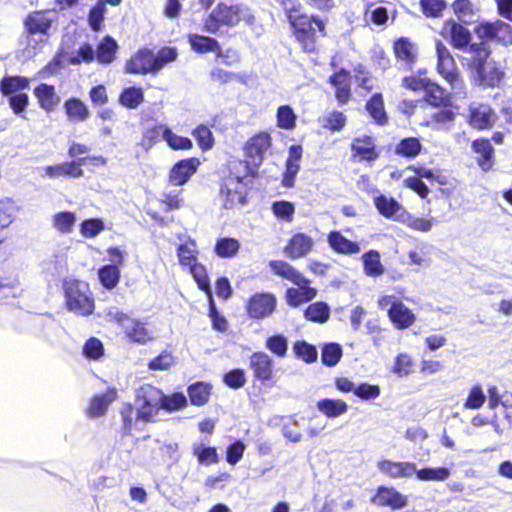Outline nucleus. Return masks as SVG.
Listing matches in <instances>:
<instances>
[{"label": "nucleus", "mask_w": 512, "mask_h": 512, "mask_svg": "<svg viewBox=\"0 0 512 512\" xmlns=\"http://www.w3.org/2000/svg\"><path fill=\"white\" fill-rule=\"evenodd\" d=\"M467 56L464 60L471 71L472 78L477 85L494 88L502 80L503 73L489 62L491 51L484 43H472L464 50Z\"/></svg>", "instance_id": "obj_1"}, {"label": "nucleus", "mask_w": 512, "mask_h": 512, "mask_svg": "<svg viewBox=\"0 0 512 512\" xmlns=\"http://www.w3.org/2000/svg\"><path fill=\"white\" fill-rule=\"evenodd\" d=\"M178 52L174 47H163L156 54L148 48L140 49L126 63V72L130 74H156L163 67L177 59Z\"/></svg>", "instance_id": "obj_2"}, {"label": "nucleus", "mask_w": 512, "mask_h": 512, "mask_svg": "<svg viewBox=\"0 0 512 512\" xmlns=\"http://www.w3.org/2000/svg\"><path fill=\"white\" fill-rule=\"evenodd\" d=\"M287 17L303 50L305 52L315 51L316 33L324 34V22L317 17L300 14L296 9L289 10Z\"/></svg>", "instance_id": "obj_3"}, {"label": "nucleus", "mask_w": 512, "mask_h": 512, "mask_svg": "<svg viewBox=\"0 0 512 512\" xmlns=\"http://www.w3.org/2000/svg\"><path fill=\"white\" fill-rule=\"evenodd\" d=\"M244 8L241 5L219 3L204 21V30L216 34L222 26L234 27L239 23Z\"/></svg>", "instance_id": "obj_4"}, {"label": "nucleus", "mask_w": 512, "mask_h": 512, "mask_svg": "<svg viewBox=\"0 0 512 512\" xmlns=\"http://www.w3.org/2000/svg\"><path fill=\"white\" fill-rule=\"evenodd\" d=\"M66 304L75 314L87 316L94 310V301L89 293L88 284L71 281L65 284Z\"/></svg>", "instance_id": "obj_5"}, {"label": "nucleus", "mask_w": 512, "mask_h": 512, "mask_svg": "<svg viewBox=\"0 0 512 512\" xmlns=\"http://www.w3.org/2000/svg\"><path fill=\"white\" fill-rule=\"evenodd\" d=\"M162 399L163 392L150 384H144L137 390L135 404L137 416L141 418V421H154L160 410Z\"/></svg>", "instance_id": "obj_6"}, {"label": "nucleus", "mask_w": 512, "mask_h": 512, "mask_svg": "<svg viewBox=\"0 0 512 512\" xmlns=\"http://www.w3.org/2000/svg\"><path fill=\"white\" fill-rule=\"evenodd\" d=\"M107 316L123 328L126 337L132 342L146 344L152 339V333L147 329L144 322L131 318L117 308H111Z\"/></svg>", "instance_id": "obj_7"}, {"label": "nucleus", "mask_w": 512, "mask_h": 512, "mask_svg": "<svg viewBox=\"0 0 512 512\" xmlns=\"http://www.w3.org/2000/svg\"><path fill=\"white\" fill-rule=\"evenodd\" d=\"M438 73L453 87L458 82L455 60L449 49L441 41L436 42Z\"/></svg>", "instance_id": "obj_8"}, {"label": "nucleus", "mask_w": 512, "mask_h": 512, "mask_svg": "<svg viewBox=\"0 0 512 512\" xmlns=\"http://www.w3.org/2000/svg\"><path fill=\"white\" fill-rule=\"evenodd\" d=\"M276 297L271 293H256L247 303V313L252 319L270 316L276 308Z\"/></svg>", "instance_id": "obj_9"}, {"label": "nucleus", "mask_w": 512, "mask_h": 512, "mask_svg": "<svg viewBox=\"0 0 512 512\" xmlns=\"http://www.w3.org/2000/svg\"><path fill=\"white\" fill-rule=\"evenodd\" d=\"M236 172H232L233 176L227 178L220 189V195L223 198L225 208H233L236 205L245 203L243 191L239 190V164L235 165Z\"/></svg>", "instance_id": "obj_10"}, {"label": "nucleus", "mask_w": 512, "mask_h": 512, "mask_svg": "<svg viewBox=\"0 0 512 512\" xmlns=\"http://www.w3.org/2000/svg\"><path fill=\"white\" fill-rule=\"evenodd\" d=\"M199 165L200 161L195 157L176 162L170 170L169 181L175 186L184 185L196 173Z\"/></svg>", "instance_id": "obj_11"}, {"label": "nucleus", "mask_w": 512, "mask_h": 512, "mask_svg": "<svg viewBox=\"0 0 512 512\" xmlns=\"http://www.w3.org/2000/svg\"><path fill=\"white\" fill-rule=\"evenodd\" d=\"M249 367L256 380L269 381L273 376V359L265 352H254L249 359Z\"/></svg>", "instance_id": "obj_12"}, {"label": "nucleus", "mask_w": 512, "mask_h": 512, "mask_svg": "<svg viewBox=\"0 0 512 512\" xmlns=\"http://www.w3.org/2000/svg\"><path fill=\"white\" fill-rule=\"evenodd\" d=\"M270 147V136L267 133H260L252 137L245 145V154L249 162L258 167L261 165L264 155Z\"/></svg>", "instance_id": "obj_13"}, {"label": "nucleus", "mask_w": 512, "mask_h": 512, "mask_svg": "<svg viewBox=\"0 0 512 512\" xmlns=\"http://www.w3.org/2000/svg\"><path fill=\"white\" fill-rule=\"evenodd\" d=\"M372 502L398 510L407 505V497L393 487L379 486Z\"/></svg>", "instance_id": "obj_14"}, {"label": "nucleus", "mask_w": 512, "mask_h": 512, "mask_svg": "<svg viewBox=\"0 0 512 512\" xmlns=\"http://www.w3.org/2000/svg\"><path fill=\"white\" fill-rule=\"evenodd\" d=\"M377 468L381 473L392 479L410 478L416 472V464L408 461L382 460L378 462Z\"/></svg>", "instance_id": "obj_15"}, {"label": "nucleus", "mask_w": 512, "mask_h": 512, "mask_svg": "<svg viewBox=\"0 0 512 512\" xmlns=\"http://www.w3.org/2000/svg\"><path fill=\"white\" fill-rule=\"evenodd\" d=\"M298 288H288L285 299L289 306L299 307L317 296V289L310 286V280L305 277V283L295 284Z\"/></svg>", "instance_id": "obj_16"}, {"label": "nucleus", "mask_w": 512, "mask_h": 512, "mask_svg": "<svg viewBox=\"0 0 512 512\" xmlns=\"http://www.w3.org/2000/svg\"><path fill=\"white\" fill-rule=\"evenodd\" d=\"M443 34H446L450 37L451 44L457 49L465 50L471 45L470 31L453 20L445 22L443 27Z\"/></svg>", "instance_id": "obj_17"}, {"label": "nucleus", "mask_w": 512, "mask_h": 512, "mask_svg": "<svg viewBox=\"0 0 512 512\" xmlns=\"http://www.w3.org/2000/svg\"><path fill=\"white\" fill-rule=\"evenodd\" d=\"M393 325L400 330L409 328L416 320L415 314L402 302L393 303L387 310Z\"/></svg>", "instance_id": "obj_18"}, {"label": "nucleus", "mask_w": 512, "mask_h": 512, "mask_svg": "<svg viewBox=\"0 0 512 512\" xmlns=\"http://www.w3.org/2000/svg\"><path fill=\"white\" fill-rule=\"evenodd\" d=\"M313 246L314 241L310 236L304 233H296L290 239L288 245L285 248V252L289 258L297 259L310 253Z\"/></svg>", "instance_id": "obj_19"}, {"label": "nucleus", "mask_w": 512, "mask_h": 512, "mask_svg": "<svg viewBox=\"0 0 512 512\" xmlns=\"http://www.w3.org/2000/svg\"><path fill=\"white\" fill-rule=\"evenodd\" d=\"M469 121L470 124L477 129L489 128L494 120L495 114L490 106L485 104H477L470 106Z\"/></svg>", "instance_id": "obj_20"}, {"label": "nucleus", "mask_w": 512, "mask_h": 512, "mask_svg": "<svg viewBox=\"0 0 512 512\" xmlns=\"http://www.w3.org/2000/svg\"><path fill=\"white\" fill-rule=\"evenodd\" d=\"M30 79L19 75H5L0 80V93L3 97H11L29 89Z\"/></svg>", "instance_id": "obj_21"}, {"label": "nucleus", "mask_w": 512, "mask_h": 512, "mask_svg": "<svg viewBox=\"0 0 512 512\" xmlns=\"http://www.w3.org/2000/svg\"><path fill=\"white\" fill-rule=\"evenodd\" d=\"M327 242L330 248L338 254L353 255L360 251V245L344 237L339 231H331Z\"/></svg>", "instance_id": "obj_22"}, {"label": "nucleus", "mask_w": 512, "mask_h": 512, "mask_svg": "<svg viewBox=\"0 0 512 512\" xmlns=\"http://www.w3.org/2000/svg\"><path fill=\"white\" fill-rule=\"evenodd\" d=\"M34 95L39 106L48 112L52 111L60 102V97L56 94L54 86L46 83H41L35 87Z\"/></svg>", "instance_id": "obj_23"}, {"label": "nucleus", "mask_w": 512, "mask_h": 512, "mask_svg": "<svg viewBox=\"0 0 512 512\" xmlns=\"http://www.w3.org/2000/svg\"><path fill=\"white\" fill-rule=\"evenodd\" d=\"M374 204L378 212L385 218H392L397 221V217L406 209L394 198L386 195H379L374 198Z\"/></svg>", "instance_id": "obj_24"}, {"label": "nucleus", "mask_w": 512, "mask_h": 512, "mask_svg": "<svg viewBox=\"0 0 512 512\" xmlns=\"http://www.w3.org/2000/svg\"><path fill=\"white\" fill-rule=\"evenodd\" d=\"M269 267L275 275L289 280L293 284L305 283V276L285 261L271 260Z\"/></svg>", "instance_id": "obj_25"}, {"label": "nucleus", "mask_w": 512, "mask_h": 512, "mask_svg": "<svg viewBox=\"0 0 512 512\" xmlns=\"http://www.w3.org/2000/svg\"><path fill=\"white\" fill-rule=\"evenodd\" d=\"M473 151L479 155L478 165L483 171H488L492 167V158L494 149L487 139H477L472 143Z\"/></svg>", "instance_id": "obj_26"}, {"label": "nucleus", "mask_w": 512, "mask_h": 512, "mask_svg": "<svg viewBox=\"0 0 512 512\" xmlns=\"http://www.w3.org/2000/svg\"><path fill=\"white\" fill-rule=\"evenodd\" d=\"M319 412L328 418H336L345 414L348 410V405L345 401L340 399L324 398L320 399L317 404Z\"/></svg>", "instance_id": "obj_27"}, {"label": "nucleus", "mask_w": 512, "mask_h": 512, "mask_svg": "<svg viewBox=\"0 0 512 512\" xmlns=\"http://www.w3.org/2000/svg\"><path fill=\"white\" fill-rule=\"evenodd\" d=\"M212 386L203 381L192 383L187 388V393L192 405L203 406L210 398Z\"/></svg>", "instance_id": "obj_28"}, {"label": "nucleus", "mask_w": 512, "mask_h": 512, "mask_svg": "<svg viewBox=\"0 0 512 512\" xmlns=\"http://www.w3.org/2000/svg\"><path fill=\"white\" fill-rule=\"evenodd\" d=\"M367 112L380 126L388 122V116L384 108V100L381 93H375L365 105Z\"/></svg>", "instance_id": "obj_29"}, {"label": "nucleus", "mask_w": 512, "mask_h": 512, "mask_svg": "<svg viewBox=\"0 0 512 512\" xmlns=\"http://www.w3.org/2000/svg\"><path fill=\"white\" fill-rule=\"evenodd\" d=\"M351 149L363 160L374 161L378 158V153L375 151L373 139L370 136L355 138L352 142Z\"/></svg>", "instance_id": "obj_30"}, {"label": "nucleus", "mask_w": 512, "mask_h": 512, "mask_svg": "<svg viewBox=\"0 0 512 512\" xmlns=\"http://www.w3.org/2000/svg\"><path fill=\"white\" fill-rule=\"evenodd\" d=\"M51 25L52 20L43 13H33L25 19V27L29 34L47 35Z\"/></svg>", "instance_id": "obj_31"}, {"label": "nucleus", "mask_w": 512, "mask_h": 512, "mask_svg": "<svg viewBox=\"0 0 512 512\" xmlns=\"http://www.w3.org/2000/svg\"><path fill=\"white\" fill-rule=\"evenodd\" d=\"M167 145L173 150H189L193 147L191 139L175 134L169 127L160 125L157 127Z\"/></svg>", "instance_id": "obj_32"}, {"label": "nucleus", "mask_w": 512, "mask_h": 512, "mask_svg": "<svg viewBox=\"0 0 512 512\" xmlns=\"http://www.w3.org/2000/svg\"><path fill=\"white\" fill-rule=\"evenodd\" d=\"M188 42L191 49L200 54L216 52L219 46V42L215 38L199 34H190Z\"/></svg>", "instance_id": "obj_33"}, {"label": "nucleus", "mask_w": 512, "mask_h": 512, "mask_svg": "<svg viewBox=\"0 0 512 512\" xmlns=\"http://www.w3.org/2000/svg\"><path fill=\"white\" fill-rule=\"evenodd\" d=\"M65 112L69 120L74 122L85 121L89 117V110L85 103L78 98H70L64 103Z\"/></svg>", "instance_id": "obj_34"}, {"label": "nucleus", "mask_w": 512, "mask_h": 512, "mask_svg": "<svg viewBox=\"0 0 512 512\" xmlns=\"http://www.w3.org/2000/svg\"><path fill=\"white\" fill-rule=\"evenodd\" d=\"M397 221L403 223L412 230L420 232H429L433 227L434 219L417 217L406 210L405 212H401V215L397 217Z\"/></svg>", "instance_id": "obj_35"}, {"label": "nucleus", "mask_w": 512, "mask_h": 512, "mask_svg": "<svg viewBox=\"0 0 512 512\" xmlns=\"http://www.w3.org/2000/svg\"><path fill=\"white\" fill-rule=\"evenodd\" d=\"M364 271L370 277H378L385 271L380 260V253L377 250H369L362 256Z\"/></svg>", "instance_id": "obj_36"}, {"label": "nucleus", "mask_w": 512, "mask_h": 512, "mask_svg": "<svg viewBox=\"0 0 512 512\" xmlns=\"http://www.w3.org/2000/svg\"><path fill=\"white\" fill-rule=\"evenodd\" d=\"M144 101V93L140 87H127L119 95V103L128 109H136Z\"/></svg>", "instance_id": "obj_37"}, {"label": "nucleus", "mask_w": 512, "mask_h": 512, "mask_svg": "<svg viewBox=\"0 0 512 512\" xmlns=\"http://www.w3.org/2000/svg\"><path fill=\"white\" fill-rule=\"evenodd\" d=\"M118 49L117 42L110 36H106L98 44L96 58L99 63L109 64L114 58Z\"/></svg>", "instance_id": "obj_38"}, {"label": "nucleus", "mask_w": 512, "mask_h": 512, "mask_svg": "<svg viewBox=\"0 0 512 512\" xmlns=\"http://www.w3.org/2000/svg\"><path fill=\"white\" fill-rule=\"evenodd\" d=\"M422 149V144L416 137L403 138L395 147V154L408 159L417 157Z\"/></svg>", "instance_id": "obj_39"}, {"label": "nucleus", "mask_w": 512, "mask_h": 512, "mask_svg": "<svg viewBox=\"0 0 512 512\" xmlns=\"http://www.w3.org/2000/svg\"><path fill=\"white\" fill-rule=\"evenodd\" d=\"M45 173L50 178H56L59 176H69L73 178H79L83 176V170L76 167L74 163L64 162L57 165L47 166Z\"/></svg>", "instance_id": "obj_40"}, {"label": "nucleus", "mask_w": 512, "mask_h": 512, "mask_svg": "<svg viewBox=\"0 0 512 512\" xmlns=\"http://www.w3.org/2000/svg\"><path fill=\"white\" fill-rule=\"evenodd\" d=\"M304 317L312 322L325 323L330 317V307L322 301L312 303L304 311Z\"/></svg>", "instance_id": "obj_41"}, {"label": "nucleus", "mask_w": 512, "mask_h": 512, "mask_svg": "<svg viewBox=\"0 0 512 512\" xmlns=\"http://www.w3.org/2000/svg\"><path fill=\"white\" fill-rule=\"evenodd\" d=\"M414 474L419 481H445L451 473L447 467H423Z\"/></svg>", "instance_id": "obj_42"}, {"label": "nucleus", "mask_w": 512, "mask_h": 512, "mask_svg": "<svg viewBox=\"0 0 512 512\" xmlns=\"http://www.w3.org/2000/svg\"><path fill=\"white\" fill-rule=\"evenodd\" d=\"M426 102L434 107H445L450 104L449 94L439 85L433 84L427 87L425 93Z\"/></svg>", "instance_id": "obj_43"}, {"label": "nucleus", "mask_w": 512, "mask_h": 512, "mask_svg": "<svg viewBox=\"0 0 512 512\" xmlns=\"http://www.w3.org/2000/svg\"><path fill=\"white\" fill-rule=\"evenodd\" d=\"M100 283L107 290L115 288L120 280V269L117 265H104L98 270Z\"/></svg>", "instance_id": "obj_44"}, {"label": "nucleus", "mask_w": 512, "mask_h": 512, "mask_svg": "<svg viewBox=\"0 0 512 512\" xmlns=\"http://www.w3.org/2000/svg\"><path fill=\"white\" fill-rule=\"evenodd\" d=\"M193 455L202 465L216 464L219 456L215 447L205 446L202 443H194L192 446Z\"/></svg>", "instance_id": "obj_45"}, {"label": "nucleus", "mask_w": 512, "mask_h": 512, "mask_svg": "<svg viewBox=\"0 0 512 512\" xmlns=\"http://www.w3.org/2000/svg\"><path fill=\"white\" fill-rule=\"evenodd\" d=\"M239 249V241L231 237L218 239L214 248L215 253L221 258H231L238 253Z\"/></svg>", "instance_id": "obj_46"}, {"label": "nucleus", "mask_w": 512, "mask_h": 512, "mask_svg": "<svg viewBox=\"0 0 512 512\" xmlns=\"http://www.w3.org/2000/svg\"><path fill=\"white\" fill-rule=\"evenodd\" d=\"M76 219V214L71 211L56 213L53 216V227L60 233L68 234L72 231Z\"/></svg>", "instance_id": "obj_47"}, {"label": "nucleus", "mask_w": 512, "mask_h": 512, "mask_svg": "<svg viewBox=\"0 0 512 512\" xmlns=\"http://www.w3.org/2000/svg\"><path fill=\"white\" fill-rule=\"evenodd\" d=\"M265 347L276 357L284 358L288 352V339L283 334L269 336L265 341Z\"/></svg>", "instance_id": "obj_48"}, {"label": "nucleus", "mask_w": 512, "mask_h": 512, "mask_svg": "<svg viewBox=\"0 0 512 512\" xmlns=\"http://www.w3.org/2000/svg\"><path fill=\"white\" fill-rule=\"evenodd\" d=\"M342 357V347L338 343L325 344L321 352V360L325 366H335Z\"/></svg>", "instance_id": "obj_49"}, {"label": "nucleus", "mask_w": 512, "mask_h": 512, "mask_svg": "<svg viewBox=\"0 0 512 512\" xmlns=\"http://www.w3.org/2000/svg\"><path fill=\"white\" fill-rule=\"evenodd\" d=\"M187 404V398L182 392H175L169 396L163 393L160 409L173 412L185 408Z\"/></svg>", "instance_id": "obj_50"}, {"label": "nucleus", "mask_w": 512, "mask_h": 512, "mask_svg": "<svg viewBox=\"0 0 512 512\" xmlns=\"http://www.w3.org/2000/svg\"><path fill=\"white\" fill-rule=\"evenodd\" d=\"M293 350L297 358L302 359L306 363H313L317 360V349L306 341H296Z\"/></svg>", "instance_id": "obj_51"}, {"label": "nucleus", "mask_w": 512, "mask_h": 512, "mask_svg": "<svg viewBox=\"0 0 512 512\" xmlns=\"http://www.w3.org/2000/svg\"><path fill=\"white\" fill-rule=\"evenodd\" d=\"M106 13V4L104 0H98L91 8L88 15V22L91 29L95 32L101 30L104 15Z\"/></svg>", "instance_id": "obj_52"}, {"label": "nucleus", "mask_w": 512, "mask_h": 512, "mask_svg": "<svg viewBox=\"0 0 512 512\" xmlns=\"http://www.w3.org/2000/svg\"><path fill=\"white\" fill-rule=\"evenodd\" d=\"M394 53L397 59L406 63L414 61L413 44L407 38H400L394 43Z\"/></svg>", "instance_id": "obj_53"}, {"label": "nucleus", "mask_w": 512, "mask_h": 512, "mask_svg": "<svg viewBox=\"0 0 512 512\" xmlns=\"http://www.w3.org/2000/svg\"><path fill=\"white\" fill-rule=\"evenodd\" d=\"M83 355L89 360H99L104 355V346L96 337L89 338L83 345Z\"/></svg>", "instance_id": "obj_54"}, {"label": "nucleus", "mask_w": 512, "mask_h": 512, "mask_svg": "<svg viewBox=\"0 0 512 512\" xmlns=\"http://www.w3.org/2000/svg\"><path fill=\"white\" fill-rule=\"evenodd\" d=\"M277 123L282 129L290 130L295 127L296 115L288 105L280 106L277 110Z\"/></svg>", "instance_id": "obj_55"}, {"label": "nucleus", "mask_w": 512, "mask_h": 512, "mask_svg": "<svg viewBox=\"0 0 512 512\" xmlns=\"http://www.w3.org/2000/svg\"><path fill=\"white\" fill-rule=\"evenodd\" d=\"M192 135L194 136L199 147L202 150L206 151L213 147V144H214L213 135L207 126L199 125L198 127H196L193 130Z\"/></svg>", "instance_id": "obj_56"}, {"label": "nucleus", "mask_w": 512, "mask_h": 512, "mask_svg": "<svg viewBox=\"0 0 512 512\" xmlns=\"http://www.w3.org/2000/svg\"><path fill=\"white\" fill-rule=\"evenodd\" d=\"M188 268L193 278L197 282L199 289L206 293L210 292L211 287L205 267L196 262L193 265L189 266Z\"/></svg>", "instance_id": "obj_57"}, {"label": "nucleus", "mask_w": 512, "mask_h": 512, "mask_svg": "<svg viewBox=\"0 0 512 512\" xmlns=\"http://www.w3.org/2000/svg\"><path fill=\"white\" fill-rule=\"evenodd\" d=\"M272 211L277 218L290 222L293 219L295 207L294 204L289 201H275L272 204Z\"/></svg>", "instance_id": "obj_58"}, {"label": "nucleus", "mask_w": 512, "mask_h": 512, "mask_svg": "<svg viewBox=\"0 0 512 512\" xmlns=\"http://www.w3.org/2000/svg\"><path fill=\"white\" fill-rule=\"evenodd\" d=\"M346 123V116L339 111H333L323 118V127L332 132H339Z\"/></svg>", "instance_id": "obj_59"}, {"label": "nucleus", "mask_w": 512, "mask_h": 512, "mask_svg": "<svg viewBox=\"0 0 512 512\" xmlns=\"http://www.w3.org/2000/svg\"><path fill=\"white\" fill-rule=\"evenodd\" d=\"M497 28V21H484L475 26L474 33L482 40L496 41Z\"/></svg>", "instance_id": "obj_60"}, {"label": "nucleus", "mask_w": 512, "mask_h": 512, "mask_svg": "<svg viewBox=\"0 0 512 512\" xmlns=\"http://www.w3.org/2000/svg\"><path fill=\"white\" fill-rule=\"evenodd\" d=\"M104 230V223L99 218H91L84 220L80 225V232L87 238L97 236Z\"/></svg>", "instance_id": "obj_61"}, {"label": "nucleus", "mask_w": 512, "mask_h": 512, "mask_svg": "<svg viewBox=\"0 0 512 512\" xmlns=\"http://www.w3.org/2000/svg\"><path fill=\"white\" fill-rule=\"evenodd\" d=\"M486 401V396L481 386H473L469 392V395L464 403L466 409H479L483 406Z\"/></svg>", "instance_id": "obj_62"}, {"label": "nucleus", "mask_w": 512, "mask_h": 512, "mask_svg": "<svg viewBox=\"0 0 512 512\" xmlns=\"http://www.w3.org/2000/svg\"><path fill=\"white\" fill-rule=\"evenodd\" d=\"M8 104L15 115L21 116L29 105V96L27 93H18L8 97Z\"/></svg>", "instance_id": "obj_63"}, {"label": "nucleus", "mask_w": 512, "mask_h": 512, "mask_svg": "<svg viewBox=\"0 0 512 512\" xmlns=\"http://www.w3.org/2000/svg\"><path fill=\"white\" fill-rule=\"evenodd\" d=\"M223 382L232 389H239L246 383L245 373L242 369H233L225 373Z\"/></svg>", "instance_id": "obj_64"}]
</instances>
